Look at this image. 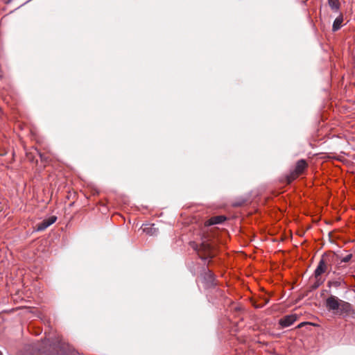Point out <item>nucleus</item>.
<instances>
[{
    "label": "nucleus",
    "mask_w": 355,
    "mask_h": 355,
    "mask_svg": "<svg viewBox=\"0 0 355 355\" xmlns=\"http://www.w3.org/2000/svg\"><path fill=\"white\" fill-rule=\"evenodd\" d=\"M325 306L329 311H332L345 319H347L352 314L354 315L355 310H354L352 304L334 295H331L327 298Z\"/></svg>",
    "instance_id": "f257e3e1"
},
{
    "label": "nucleus",
    "mask_w": 355,
    "mask_h": 355,
    "mask_svg": "<svg viewBox=\"0 0 355 355\" xmlns=\"http://www.w3.org/2000/svg\"><path fill=\"white\" fill-rule=\"evenodd\" d=\"M40 157L41 158V159L42 160H46V158L42 154V153H40Z\"/></svg>",
    "instance_id": "4468645a"
},
{
    "label": "nucleus",
    "mask_w": 355,
    "mask_h": 355,
    "mask_svg": "<svg viewBox=\"0 0 355 355\" xmlns=\"http://www.w3.org/2000/svg\"><path fill=\"white\" fill-rule=\"evenodd\" d=\"M329 6L334 12H338L340 9L339 0H328Z\"/></svg>",
    "instance_id": "1a4fd4ad"
},
{
    "label": "nucleus",
    "mask_w": 355,
    "mask_h": 355,
    "mask_svg": "<svg viewBox=\"0 0 355 355\" xmlns=\"http://www.w3.org/2000/svg\"><path fill=\"white\" fill-rule=\"evenodd\" d=\"M226 220V217L224 216H216L211 217L205 222V225L210 226L216 224H221Z\"/></svg>",
    "instance_id": "0eeeda50"
},
{
    "label": "nucleus",
    "mask_w": 355,
    "mask_h": 355,
    "mask_svg": "<svg viewBox=\"0 0 355 355\" xmlns=\"http://www.w3.org/2000/svg\"><path fill=\"white\" fill-rule=\"evenodd\" d=\"M202 283L205 288H211L216 285L215 277L210 270H207L205 272Z\"/></svg>",
    "instance_id": "7ed1b4c3"
},
{
    "label": "nucleus",
    "mask_w": 355,
    "mask_h": 355,
    "mask_svg": "<svg viewBox=\"0 0 355 355\" xmlns=\"http://www.w3.org/2000/svg\"><path fill=\"white\" fill-rule=\"evenodd\" d=\"M35 349H36L37 350H38V351H44V349H42L41 347H35Z\"/></svg>",
    "instance_id": "2eb2a0df"
},
{
    "label": "nucleus",
    "mask_w": 355,
    "mask_h": 355,
    "mask_svg": "<svg viewBox=\"0 0 355 355\" xmlns=\"http://www.w3.org/2000/svg\"><path fill=\"white\" fill-rule=\"evenodd\" d=\"M343 263V262H341V260H340V261L337 263L336 266V270L333 271L334 274H338V275L340 274L339 270L341 268L343 267L342 265Z\"/></svg>",
    "instance_id": "f8f14e48"
},
{
    "label": "nucleus",
    "mask_w": 355,
    "mask_h": 355,
    "mask_svg": "<svg viewBox=\"0 0 355 355\" xmlns=\"http://www.w3.org/2000/svg\"><path fill=\"white\" fill-rule=\"evenodd\" d=\"M344 17L342 13L335 19L332 25V31L336 32L343 26Z\"/></svg>",
    "instance_id": "423d86ee"
},
{
    "label": "nucleus",
    "mask_w": 355,
    "mask_h": 355,
    "mask_svg": "<svg viewBox=\"0 0 355 355\" xmlns=\"http://www.w3.org/2000/svg\"><path fill=\"white\" fill-rule=\"evenodd\" d=\"M324 282V279H322L321 277H318V278H315V282L313 285V288H317L320 286H321Z\"/></svg>",
    "instance_id": "9b49d317"
},
{
    "label": "nucleus",
    "mask_w": 355,
    "mask_h": 355,
    "mask_svg": "<svg viewBox=\"0 0 355 355\" xmlns=\"http://www.w3.org/2000/svg\"><path fill=\"white\" fill-rule=\"evenodd\" d=\"M307 164L304 159H300L296 163L295 173L296 175L301 174L304 170L306 168Z\"/></svg>",
    "instance_id": "6e6552de"
},
{
    "label": "nucleus",
    "mask_w": 355,
    "mask_h": 355,
    "mask_svg": "<svg viewBox=\"0 0 355 355\" xmlns=\"http://www.w3.org/2000/svg\"><path fill=\"white\" fill-rule=\"evenodd\" d=\"M0 355H3L2 352L0 351Z\"/></svg>",
    "instance_id": "6ab92c4d"
},
{
    "label": "nucleus",
    "mask_w": 355,
    "mask_h": 355,
    "mask_svg": "<svg viewBox=\"0 0 355 355\" xmlns=\"http://www.w3.org/2000/svg\"><path fill=\"white\" fill-rule=\"evenodd\" d=\"M352 258V254H349L347 256L341 258L340 260H341V262L347 263L351 260Z\"/></svg>",
    "instance_id": "ddd939ff"
},
{
    "label": "nucleus",
    "mask_w": 355,
    "mask_h": 355,
    "mask_svg": "<svg viewBox=\"0 0 355 355\" xmlns=\"http://www.w3.org/2000/svg\"><path fill=\"white\" fill-rule=\"evenodd\" d=\"M211 259V257H205V258H203V259H204L205 261V260H207V259Z\"/></svg>",
    "instance_id": "a211bd4d"
},
{
    "label": "nucleus",
    "mask_w": 355,
    "mask_h": 355,
    "mask_svg": "<svg viewBox=\"0 0 355 355\" xmlns=\"http://www.w3.org/2000/svg\"><path fill=\"white\" fill-rule=\"evenodd\" d=\"M338 257V256L335 253H324L314 270V278L321 277L327 272L329 273L332 270V264L336 261Z\"/></svg>",
    "instance_id": "f03ea898"
},
{
    "label": "nucleus",
    "mask_w": 355,
    "mask_h": 355,
    "mask_svg": "<svg viewBox=\"0 0 355 355\" xmlns=\"http://www.w3.org/2000/svg\"><path fill=\"white\" fill-rule=\"evenodd\" d=\"M334 285L335 286H338L340 285V284L338 282H336L334 283Z\"/></svg>",
    "instance_id": "f3484780"
},
{
    "label": "nucleus",
    "mask_w": 355,
    "mask_h": 355,
    "mask_svg": "<svg viewBox=\"0 0 355 355\" xmlns=\"http://www.w3.org/2000/svg\"><path fill=\"white\" fill-rule=\"evenodd\" d=\"M143 231L148 234H154L156 232V228L154 227V225H151L149 227H144Z\"/></svg>",
    "instance_id": "9d476101"
},
{
    "label": "nucleus",
    "mask_w": 355,
    "mask_h": 355,
    "mask_svg": "<svg viewBox=\"0 0 355 355\" xmlns=\"http://www.w3.org/2000/svg\"><path fill=\"white\" fill-rule=\"evenodd\" d=\"M297 319L296 314L287 315L281 318L279 321V325L283 327H288L292 325Z\"/></svg>",
    "instance_id": "20e7f679"
},
{
    "label": "nucleus",
    "mask_w": 355,
    "mask_h": 355,
    "mask_svg": "<svg viewBox=\"0 0 355 355\" xmlns=\"http://www.w3.org/2000/svg\"><path fill=\"white\" fill-rule=\"evenodd\" d=\"M57 220V217L55 216H51V217L46 218L43 220L41 223H40L37 225V231H44L47 227H49L50 225L53 224Z\"/></svg>",
    "instance_id": "39448f33"
},
{
    "label": "nucleus",
    "mask_w": 355,
    "mask_h": 355,
    "mask_svg": "<svg viewBox=\"0 0 355 355\" xmlns=\"http://www.w3.org/2000/svg\"><path fill=\"white\" fill-rule=\"evenodd\" d=\"M304 322H302V323H300V324L297 326V327H298V328H300V327H303V326H304Z\"/></svg>",
    "instance_id": "dca6fc26"
}]
</instances>
